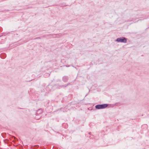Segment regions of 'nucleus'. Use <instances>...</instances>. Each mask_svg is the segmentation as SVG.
<instances>
[{
  "instance_id": "nucleus-1",
  "label": "nucleus",
  "mask_w": 149,
  "mask_h": 149,
  "mask_svg": "<svg viewBox=\"0 0 149 149\" xmlns=\"http://www.w3.org/2000/svg\"><path fill=\"white\" fill-rule=\"evenodd\" d=\"M107 106V104H100L95 106V108L97 109H100L104 108Z\"/></svg>"
},
{
  "instance_id": "nucleus-2",
  "label": "nucleus",
  "mask_w": 149,
  "mask_h": 149,
  "mask_svg": "<svg viewBox=\"0 0 149 149\" xmlns=\"http://www.w3.org/2000/svg\"><path fill=\"white\" fill-rule=\"evenodd\" d=\"M116 41L118 42L125 43L127 42V39L125 37H122L121 38H117Z\"/></svg>"
}]
</instances>
